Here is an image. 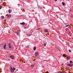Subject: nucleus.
<instances>
[{
	"mask_svg": "<svg viewBox=\"0 0 73 73\" xmlns=\"http://www.w3.org/2000/svg\"><path fill=\"white\" fill-rule=\"evenodd\" d=\"M27 48H28L29 47V45H27V46H26Z\"/></svg>",
	"mask_w": 73,
	"mask_h": 73,
	"instance_id": "22",
	"label": "nucleus"
},
{
	"mask_svg": "<svg viewBox=\"0 0 73 73\" xmlns=\"http://www.w3.org/2000/svg\"><path fill=\"white\" fill-rule=\"evenodd\" d=\"M8 46L9 47V49H11V48H12V46H11V43H9Z\"/></svg>",
	"mask_w": 73,
	"mask_h": 73,
	"instance_id": "3",
	"label": "nucleus"
},
{
	"mask_svg": "<svg viewBox=\"0 0 73 73\" xmlns=\"http://www.w3.org/2000/svg\"><path fill=\"white\" fill-rule=\"evenodd\" d=\"M8 18H11V15L9 14V15H8Z\"/></svg>",
	"mask_w": 73,
	"mask_h": 73,
	"instance_id": "13",
	"label": "nucleus"
},
{
	"mask_svg": "<svg viewBox=\"0 0 73 73\" xmlns=\"http://www.w3.org/2000/svg\"><path fill=\"white\" fill-rule=\"evenodd\" d=\"M1 19H4V16H1Z\"/></svg>",
	"mask_w": 73,
	"mask_h": 73,
	"instance_id": "19",
	"label": "nucleus"
},
{
	"mask_svg": "<svg viewBox=\"0 0 73 73\" xmlns=\"http://www.w3.org/2000/svg\"><path fill=\"white\" fill-rule=\"evenodd\" d=\"M34 66H35V65H31V67H32V68H33V67H34Z\"/></svg>",
	"mask_w": 73,
	"mask_h": 73,
	"instance_id": "20",
	"label": "nucleus"
},
{
	"mask_svg": "<svg viewBox=\"0 0 73 73\" xmlns=\"http://www.w3.org/2000/svg\"><path fill=\"white\" fill-rule=\"evenodd\" d=\"M67 66H69L70 67H72V66H73L72 64H68Z\"/></svg>",
	"mask_w": 73,
	"mask_h": 73,
	"instance_id": "7",
	"label": "nucleus"
},
{
	"mask_svg": "<svg viewBox=\"0 0 73 73\" xmlns=\"http://www.w3.org/2000/svg\"><path fill=\"white\" fill-rule=\"evenodd\" d=\"M24 29H27V27H26L25 26L24 27Z\"/></svg>",
	"mask_w": 73,
	"mask_h": 73,
	"instance_id": "30",
	"label": "nucleus"
},
{
	"mask_svg": "<svg viewBox=\"0 0 73 73\" xmlns=\"http://www.w3.org/2000/svg\"><path fill=\"white\" fill-rule=\"evenodd\" d=\"M44 46H46V43H44Z\"/></svg>",
	"mask_w": 73,
	"mask_h": 73,
	"instance_id": "27",
	"label": "nucleus"
},
{
	"mask_svg": "<svg viewBox=\"0 0 73 73\" xmlns=\"http://www.w3.org/2000/svg\"><path fill=\"white\" fill-rule=\"evenodd\" d=\"M8 32L9 33H11V32H10V31H9H9Z\"/></svg>",
	"mask_w": 73,
	"mask_h": 73,
	"instance_id": "31",
	"label": "nucleus"
},
{
	"mask_svg": "<svg viewBox=\"0 0 73 73\" xmlns=\"http://www.w3.org/2000/svg\"><path fill=\"white\" fill-rule=\"evenodd\" d=\"M67 33L68 35H69V34H70V33H71V32H70V31L68 30V31L67 32Z\"/></svg>",
	"mask_w": 73,
	"mask_h": 73,
	"instance_id": "12",
	"label": "nucleus"
},
{
	"mask_svg": "<svg viewBox=\"0 0 73 73\" xmlns=\"http://www.w3.org/2000/svg\"><path fill=\"white\" fill-rule=\"evenodd\" d=\"M61 64H62V65H63L64 63H62Z\"/></svg>",
	"mask_w": 73,
	"mask_h": 73,
	"instance_id": "33",
	"label": "nucleus"
},
{
	"mask_svg": "<svg viewBox=\"0 0 73 73\" xmlns=\"http://www.w3.org/2000/svg\"><path fill=\"white\" fill-rule=\"evenodd\" d=\"M39 54L38 53V52H36L35 53V56L36 57H37L38 56V55Z\"/></svg>",
	"mask_w": 73,
	"mask_h": 73,
	"instance_id": "4",
	"label": "nucleus"
},
{
	"mask_svg": "<svg viewBox=\"0 0 73 73\" xmlns=\"http://www.w3.org/2000/svg\"><path fill=\"white\" fill-rule=\"evenodd\" d=\"M2 8V5H0V9H1Z\"/></svg>",
	"mask_w": 73,
	"mask_h": 73,
	"instance_id": "25",
	"label": "nucleus"
},
{
	"mask_svg": "<svg viewBox=\"0 0 73 73\" xmlns=\"http://www.w3.org/2000/svg\"><path fill=\"white\" fill-rule=\"evenodd\" d=\"M64 25H67V24L65 23H64Z\"/></svg>",
	"mask_w": 73,
	"mask_h": 73,
	"instance_id": "28",
	"label": "nucleus"
},
{
	"mask_svg": "<svg viewBox=\"0 0 73 73\" xmlns=\"http://www.w3.org/2000/svg\"><path fill=\"white\" fill-rule=\"evenodd\" d=\"M17 70H18L17 69Z\"/></svg>",
	"mask_w": 73,
	"mask_h": 73,
	"instance_id": "37",
	"label": "nucleus"
},
{
	"mask_svg": "<svg viewBox=\"0 0 73 73\" xmlns=\"http://www.w3.org/2000/svg\"><path fill=\"white\" fill-rule=\"evenodd\" d=\"M5 21L6 20L5 19Z\"/></svg>",
	"mask_w": 73,
	"mask_h": 73,
	"instance_id": "38",
	"label": "nucleus"
},
{
	"mask_svg": "<svg viewBox=\"0 0 73 73\" xmlns=\"http://www.w3.org/2000/svg\"><path fill=\"white\" fill-rule=\"evenodd\" d=\"M38 8L39 9H40V11H42V8H41V6L38 5Z\"/></svg>",
	"mask_w": 73,
	"mask_h": 73,
	"instance_id": "6",
	"label": "nucleus"
},
{
	"mask_svg": "<svg viewBox=\"0 0 73 73\" xmlns=\"http://www.w3.org/2000/svg\"><path fill=\"white\" fill-rule=\"evenodd\" d=\"M16 34H17V35H18L19 34V33H17V32H16L15 33Z\"/></svg>",
	"mask_w": 73,
	"mask_h": 73,
	"instance_id": "24",
	"label": "nucleus"
},
{
	"mask_svg": "<svg viewBox=\"0 0 73 73\" xmlns=\"http://www.w3.org/2000/svg\"><path fill=\"white\" fill-rule=\"evenodd\" d=\"M44 31L46 33H47L48 32V29H44Z\"/></svg>",
	"mask_w": 73,
	"mask_h": 73,
	"instance_id": "9",
	"label": "nucleus"
},
{
	"mask_svg": "<svg viewBox=\"0 0 73 73\" xmlns=\"http://www.w3.org/2000/svg\"><path fill=\"white\" fill-rule=\"evenodd\" d=\"M3 48L5 49H6V44H5L4 45Z\"/></svg>",
	"mask_w": 73,
	"mask_h": 73,
	"instance_id": "14",
	"label": "nucleus"
},
{
	"mask_svg": "<svg viewBox=\"0 0 73 73\" xmlns=\"http://www.w3.org/2000/svg\"><path fill=\"white\" fill-rule=\"evenodd\" d=\"M20 24L21 25H25V22H23L22 23H20Z\"/></svg>",
	"mask_w": 73,
	"mask_h": 73,
	"instance_id": "11",
	"label": "nucleus"
},
{
	"mask_svg": "<svg viewBox=\"0 0 73 73\" xmlns=\"http://www.w3.org/2000/svg\"><path fill=\"white\" fill-rule=\"evenodd\" d=\"M63 57H66V56H65V54H63L62 55Z\"/></svg>",
	"mask_w": 73,
	"mask_h": 73,
	"instance_id": "21",
	"label": "nucleus"
},
{
	"mask_svg": "<svg viewBox=\"0 0 73 73\" xmlns=\"http://www.w3.org/2000/svg\"><path fill=\"white\" fill-rule=\"evenodd\" d=\"M27 25V24H26L25 27V26H26V25Z\"/></svg>",
	"mask_w": 73,
	"mask_h": 73,
	"instance_id": "35",
	"label": "nucleus"
},
{
	"mask_svg": "<svg viewBox=\"0 0 73 73\" xmlns=\"http://www.w3.org/2000/svg\"><path fill=\"white\" fill-rule=\"evenodd\" d=\"M15 70H16V68L13 67L12 68V66L10 67V72L11 73H13Z\"/></svg>",
	"mask_w": 73,
	"mask_h": 73,
	"instance_id": "1",
	"label": "nucleus"
},
{
	"mask_svg": "<svg viewBox=\"0 0 73 73\" xmlns=\"http://www.w3.org/2000/svg\"><path fill=\"white\" fill-rule=\"evenodd\" d=\"M57 73H64V72H62V71H59L57 72Z\"/></svg>",
	"mask_w": 73,
	"mask_h": 73,
	"instance_id": "15",
	"label": "nucleus"
},
{
	"mask_svg": "<svg viewBox=\"0 0 73 73\" xmlns=\"http://www.w3.org/2000/svg\"><path fill=\"white\" fill-rule=\"evenodd\" d=\"M12 10L11 9H9L8 10L9 13H11V12H12Z\"/></svg>",
	"mask_w": 73,
	"mask_h": 73,
	"instance_id": "10",
	"label": "nucleus"
},
{
	"mask_svg": "<svg viewBox=\"0 0 73 73\" xmlns=\"http://www.w3.org/2000/svg\"><path fill=\"white\" fill-rule=\"evenodd\" d=\"M69 51L70 53H71V50H69Z\"/></svg>",
	"mask_w": 73,
	"mask_h": 73,
	"instance_id": "29",
	"label": "nucleus"
},
{
	"mask_svg": "<svg viewBox=\"0 0 73 73\" xmlns=\"http://www.w3.org/2000/svg\"><path fill=\"white\" fill-rule=\"evenodd\" d=\"M62 4L63 5H65V3H64V2H62Z\"/></svg>",
	"mask_w": 73,
	"mask_h": 73,
	"instance_id": "17",
	"label": "nucleus"
},
{
	"mask_svg": "<svg viewBox=\"0 0 73 73\" xmlns=\"http://www.w3.org/2000/svg\"><path fill=\"white\" fill-rule=\"evenodd\" d=\"M32 35V34L31 33H30L29 34L28 36H31Z\"/></svg>",
	"mask_w": 73,
	"mask_h": 73,
	"instance_id": "23",
	"label": "nucleus"
},
{
	"mask_svg": "<svg viewBox=\"0 0 73 73\" xmlns=\"http://www.w3.org/2000/svg\"><path fill=\"white\" fill-rule=\"evenodd\" d=\"M40 28H38V29H36V30H40Z\"/></svg>",
	"mask_w": 73,
	"mask_h": 73,
	"instance_id": "26",
	"label": "nucleus"
},
{
	"mask_svg": "<svg viewBox=\"0 0 73 73\" xmlns=\"http://www.w3.org/2000/svg\"><path fill=\"white\" fill-rule=\"evenodd\" d=\"M54 1H57V0H54Z\"/></svg>",
	"mask_w": 73,
	"mask_h": 73,
	"instance_id": "36",
	"label": "nucleus"
},
{
	"mask_svg": "<svg viewBox=\"0 0 73 73\" xmlns=\"http://www.w3.org/2000/svg\"><path fill=\"white\" fill-rule=\"evenodd\" d=\"M35 33H36V32H35Z\"/></svg>",
	"mask_w": 73,
	"mask_h": 73,
	"instance_id": "39",
	"label": "nucleus"
},
{
	"mask_svg": "<svg viewBox=\"0 0 73 73\" xmlns=\"http://www.w3.org/2000/svg\"><path fill=\"white\" fill-rule=\"evenodd\" d=\"M68 28H69L70 29V28H71V27L70 26V25H66L65 26V27H66H66H68Z\"/></svg>",
	"mask_w": 73,
	"mask_h": 73,
	"instance_id": "5",
	"label": "nucleus"
},
{
	"mask_svg": "<svg viewBox=\"0 0 73 73\" xmlns=\"http://www.w3.org/2000/svg\"><path fill=\"white\" fill-rule=\"evenodd\" d=\"M46 73H49V72H48V71H47Z\"/></svg>",
	"mask_w": 73,
	"mask_h": 73,
	"instance_id": "34",
	"label": "nucleus"
},
{
	"mask_svg": "<svg viewBox=\"0 0 73 73\" xmlns=\"http://www.w3.org/2000/svg\"><path fill=\"white\" fill-rule=\"evenodd\" d=\"M73 61L72 60H70V64H73Z\"/></svg>",
	"mask_w": 73,
	"mask_h": 73,
	"instance_id": "16",
	"label": "nucleus"
},
{
	"mask_svg": "<svg viewBox=\"0 0 73 73\" xmlns=\"http://www.w3.org/2000/svg\"><path fill=\"white\" fill-rule=\"evenodd\" d=\"M10 59H8V60H7L8 61H10Z\"/></svg>",
	"mask_w": 73,
	"mask_h": 73,
	"instance_id": "32",
	"label": "nucleus"
},
{
	"mask_svg": "<svg viewBox=\"0 0 73 73\" xmlns=\"http://www.w3.org/2000/svg\"><path fill=\"white\" fill-rule=\"evenodd\" d=\"M66 59L68 60H70V56H68L66 57Z\"/></svg>",
	"mask_w": 73,
	"mask_h": 73,
	"instance_id": "8",
	"label": "nucleus"
},
{
	"mask_svg": "<svg viewBox=\"0 0 73 73\" xmlns=\"http://www.w3.org/2000/svg\"><path fill=\"white\" fill-rule=\"evenodd\" d=\"M9 57L10 58H11V59H12V60H13V59L15 58V56L13 55H11L9 56Z\"/></svg>",
	"mask_w": 73,
	"mask_h": 73,
	"instance_id": "2",
	"label": "nucleus"
},
{
	"mask_svg": "<svg viewBox=\"0 0 73 73\" xmlns=\"http://www.w3.org/2000/svg\"><path fill=\"white\" fill-rule=\"evenodd\" d=\"M36 46L34 47L33 48L34 50H36Z\"/></svg>",
	"mask_w": 73,
	"mask_h": 73,
	"instance_id": "18",
	"label": "nucleus"
}]
</instances>
